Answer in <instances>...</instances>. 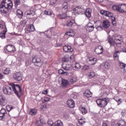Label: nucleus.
<instances>
[{
    "mask_svg": "<svg viewBox=\"0 0 126 126\" xmlns=\"http://www.w3.org/2000/svg\"><path fill=\"white\" fill-rule=\"evenodd\" d=\"M11 87L9 86H5L3 87L2 90L4 94H6V95H11L12 92H14L17 97L20 98V95H19L18 91H17L18 89L21 94L22 93V89L20 85L11 84Z\"/></svg>",
    "mask_w": 126,
    "mask_h": 126,
    "instance_id": "1",
    "label": "nucleus"
},
{
    "mask_svg": "<svg viewBox=\"0 0 126 126\" xmlns=\"http://www.w3.org/2000/svg\"><path fill=\"white\" fill-rule=\"evenodd\" d=\"M8 0H3L1 2L0 5V11L1 13H3L4 14H6V13H8L10 9L12 8V6H13V3L11 1L10 2L7 3L6 1Z\"/></svg>",
    "mask_w": 126,
    "mask_h": 126,
    "instance_id": "2",
    "label": "nucleus"
},
{
    "mask_svg": "<svg viewBox=\"0 0 126 126\" xmlns=\"http://www.w3.org/2000/svg\"><path fill=\"white\" fill-rule=\"evenodd\" d=\"M104 95L105 94H101L100 96L102 98H98L96 101L97 106L100 108L106 107V105H108V102H109V99L104 97Z\"/></svg>",
    "mask_w": 126,
    "mask_h": 126,
    "instance_id": "3",
    "label": "nucleus"
},
{
    "mask_svg": "<svg viewBox=\"0 0 126 126\" xmlns=\"http://www.w3.org/2000/svg\"><path fill=\"white\" fill-rule=\"evenodd\" d=\"M112 8L113 10H116L120 12H126V4L125 3L113 5Z\"/></svg>",
    "mask_w": 126,
    "mask_h": 126,
    "instance_id": "4",
    "label": "nucleus"
},
{
    "mask_svg": "<svg viewBox=\"0 0 126 126\" xmlns=\"http://www.w3.org/2000/svg\"><path fill=\"white\" fill-rule=\"evenodd\" d=\"M114 38H115V42H116V44L117 45H121V44H122L123 42V37H122V35L116 34H115L113 36Z\"/></svg>",
    "mask_w": 126,
    "mask_h": 126,
    "instance_id": "5",
    "label": "nucleus"
},
{
    "mask_svg": "<svg viewBox=\"0 0 126 126\" xmlns=\"http://www.w3.org/2000/svg\"><path fill=\"white\" fill-rule=\"evenodd\" d=\"M32 63H34L35 66H40V63H41V58L40 57H35L32 58Z\"/></svg>",
    "mask_w": 126,
    "mask_h": 126,
    "instance_id": "6",
    "label": "nucleus"
},
{
    "mask_svg": "<svg viewBox=\"0 0 126 126\" xmlns=\"http://www.w3.org/2000/svg\"><path fill=\"white\" fill-rule=\"evenodd\" d=\"M7 104V100L3 95H0V106L4 107Z\"/></svg>",
    "mask_w": 126,
    "mask_h": 126,
    "instance_id": "7",
    "label": "nucleus"
},
{
    "mask_svg": "<svg viewBox=\"0 0 126 126\" xmlns=\"http://www.w3.org/2000/svg\"><path fill=\"white\" fill-rule=\"evenodd\" d=\"M87 62L88 64L90 65H93L97 63V59L95 58L90 57L88 58Z\"/></svg>",
    "mask_w": 126,
    "mask_h": 126,
    "instance_id": "8",
    "label": "nucleus"
},
{
    "mask_svg": "<svg viewBox=\"0 0 126 126\" xmlns=\"http://www.w3.org/2000/svg\"><path fill=\"white\" fill-rule=\"evenodd\" d=\"M26 33H29V32H33L35 31V27L33 25H27L26 26Z\"/></svg>",
    "mask_w": 126,
    "mask_h": 126,
    "instance_id": "9",
    "label": "nucleus"
},
{
    "mask_svg": "<svg viewBox=\"0 0 126 126\" xmlns=\"http://www.w3.org/2000/svg\"><path fill=\"white\" fill-rule=\"evenodd\" d=\"M94 28H95L94 25L90 22H89L86 26V30L88 32H92V31L94 30Z\"/></svg>",
    "mask_w": 126,
    "mask_h": 126,
    "instance_id": "10",
    "label": "nucleus"
},
{
    "mask_svg": "<svg viewBox=\"0 0 126 126\" xmlns=\"http://www.w3.org/2000/svg\"><path fill=\"white\" fill-rule=\"evenodd\" d=\"M13 78L16 80V81H21L22 80V77H21V74L19 72H16L13 74Z\"/></svg>",
    "mask_w": 126,
    "mask_h": 126,
    "instance_id": "11",
    "label": "nucleus"
},
{
    "mask_svg": "<svg viewBox=\"0 0 126 126\" xmlns=\"http://www.w3.org/2000/svg\"><path fill=\"white\" fill-rule=\"evenodd\" d=\"M61 86L63 88H67L69 86V82L65 79H62Z\"/></svg>",
    "mask_w": 126,
    "mask_h": 126,
    "instance_id": "12",
    "label": "nucleus"
},
{
    "mask_svg": "<svg viewBox=\"0 0 126 126\" xmlns=\"http://www.w3.org/2000/svg\"><path fill=\"white\" fill-rule=\"evenodd\" d=\"M67 17V19H68V20L66 22V26L69 28L72 27V25L74 24V21L71 19L70 16Z\"/></svg>",
    "mask_w": 126,
    "mask_h": 126,
    "instance_id": "13",
    "label": "nucleus"
},
{
    "mask_svg": "<svg viewBox=\"0 0 126 126\" xmlns=\"http://www.w3.org/2000/svg\"><path fill=\"white\" fill-rule=\"evenodd\" d=\"M94 52L97 55H101V54H103V52H104V48L103 46L99 45L95 49Z\"/></svg>",
    "mask_w": 126,
    "mask_h": 126,
    "instance_id": "14",
    "label": "nucleus"
},
{
    "mask_svg": "<svg viewBox=\"0 0 126 126\" xmlns=\"http://www.w3.org/2000/svg\"><path fill=\"white\" fill-rule=\"evenodd\" d=\"M107 40L111 47L114 46L117 44V43H116V41L114 40L113 37H111V35H108Z\"/></svg>",
    "mask_w": 126,
    "mask_h": 126,
    "instance_id": "15",
    "label": "nucleus"
},
{
    "mask_svg": "<svg viewBox=\"0 0 126 126\" xmlns=\"http://www.w3.org/2000/svg\"><path fill=\"white\" fill-rule=\"evenodd\" d=\"M67 105L69 108H74L75 107V103L72 99H68L67 101Z\"/></svg>",
    "mask_w": 126,
    "mask_h": 126,
    "instance_id": "16",
    "label": "nucleus"
},
{
    "mask_svg": "<svg viewBox=\"0 0 126 126\" xmlns=\"http://www.w3.org/2000/svg\"><path fill=\"white\" fill-rule=\"evenodd\" d=\"M57 17L59 18V19H64L65 18H67L68 16L66 15V14L63 13H61L60 11L57 12Z\"/></svg>",
    "mask_w": 126,
    "mask_h": 126,
    "instance_id": "17",
    "label": "nucleus"
},
{
    "mask_svg": "<svg viewBox=\"0 0 126 126\" xmlns=\"http://www.w3.org/2000/svg\"><path fill=\"white\" fill-rule=\"evenodd\" d=\"M63 50L65 53H70L73 51L71 46L68 45H65L63 47Z\"/></svg>",
    "mask_w": 126,
    "mask_h": 126,
    "instance_id": "18",
    "label": "nucleus"
},
{
    "mask_svg": "<svg viewBox=\"0 0 126 126\" xmlns=\"http://www.w3.org/2000/svg\"><path fill=\"white\" fill-rule=\"evenodd\" d=\"M6 51H7V52L12 53L14 52V50H15V47H14V46L11 44H9L6 46Z\"/></svg>",
    "mask_w": 126,
    "mask_h": 126,
    "instance_id": "19",
    "label": "nucleus"
},
{
    "mask_svg": "<svg viewBox=\"0 0 126 126\" xmlns=\"http://www.w3.org/2000/svg\"><path fill=\"white\" fill-rule=\"evenodd\" d=\"M84 13L86 17L88 18H90V17L92 16L91 14L92 13V10L89 8H88L85 11Z\"/></svg>",
    "mask_w": 126,
    "mask_h": 126,
    "instance_id": "20",
    "label": "nucleus"
},
{
    "mask_svg": "<svg viewBox=\"0 0 126 126\" xmlns=\"http://www.w3.org/2000/svg\"><path fill=\"white\" fill-rule=\"evenodd\" d=\"M63 7L62 8V11L63 13H65L66 14V12H67L68 10V6H67V2H64L63 3Z\"/></svg>",
    "mask_w": 126,
    "mask_h": 126,
    "instance_id": "21",
    "label": "nucleus"
},
{
    "mask_svg": "<svg viewBox=\"0 0 126 126\" xmlns=\"http://www.w3.org/2000/svg\"><path fill=\"white\" fill-rule=\"evenodd\" d=\"M100 13L102 15H105V16H108V17H110L112 15V13L106 10H101Z\"/></svg>",
    "mask_w": 126,
    "mask_h": 126,
    "instance_id": "22",
    "label": "nucleus"
},
{
    "mask_svg": "<svg viewBox=\"0 0 126 126\" xmlns=\"http://www.w3.org/2000/svg\"><path fill=\"white\" fill-rule=\"evenodd\" d=\"M83 95L85 97L89 98L90 97H92V93H91L90 91L87 90L84 93Z\"/></svg>",
    "mask_w": 126,
    "mask_h": 126,
    "instance_id": "23",
    "label": "nucleus"
},
{
    "mask_svg": "<svg viewBox=\"0 0 126 126\" xmlns=\"http://www.w3.org/2000/svg\"><path fill=\"white\" fill-rule=\"evenodd\" d=\"M65 35H67V36H70V37H73V36L75 35V33L74 32V31H73V30H70L65 32Z\"/></svg>",
    "mask_w": 126,
    "mask_h": 126,
    "instance_id": "24",
    "label": "nucleus"
},
{
    "mask_svg": "<svg viewBox=\"0 0 126 126\" xmlns=\"http://www.w3.org/2000/svg\"><path fill=\"white\" fill-rule=\"evenodd\" d=\"M110 21L108 20H105L103 21L102 26L104 28H109L110 27Z\"/></svg>",
    "mask_w": 126,
    "mask_h": 126,
    "instance_id": "25",
    "label": "nucleus"
},
{
    "mask_svg": "<svg viewBox=\"0 0 126 126\" xmlns=\"http://www.w3.org/2000/svg\"><path fill=\"white\" fill-rule=\"evenodd\" d=\"M7 32V30L6 29V28H4V29L3 30V32L0 33V38H1V39H5V34H6Z\"/></svg>",
    "mask_w": 126,
    "mask_h": 126,
    "instance_id": "26",
    "label": "nucleus"
},
{
    "mask_svg": "<svg viewBox=\"0 0 126 126\" xmlns=\"http://www.w3.org/2000/svg\"><path fill=\"white\" fill-rule=\"evenodd\" d=\"M63 68L64 70L69 71L70 70L71 66L69 64H65V63H62Z\"/></svg>",
    "mask_w": 126,
    "mask_h": 126,
    "instance_id": "27",
    "label": "nucleus"
},
{
    "mask_svg": "<svg viewBox=\"0 0 126 126\" xmlns=\"http://www.w3.org/2000/svg\"><path fill=\"white\" fill-rule=\"evenodd\" d=\"M80 68H81V65H80L79 63H76L73 65V69H74V70H78V69H80Z\"/></svg>",
    "mask_w": 126,
    "mask_h": 126,
    "instance_id": "28",
    "label": "nucleus"
},
{
    "mask_svg": "<svg viewBox=\"0 0 126 126\" xmlns=\"http://www.w3.org/2000/svg\"><path fill=\"white\" fill-rule=\"evenodd\" d=\"M53 126H63V124L61 120H58L55 122Z\"/></svg>",
    "mask_w": 126,
    "mask_h": 126,
    "instance_id": "29",
    "label": "nucleus"
},
{
    "mask_svg": "<svg viewBox=\"0 0 126 126\" xmlns=\"http://www.w3.org/2000/svg\"><path fill=\"white\" fill-rule=\"evenodd\" d=\"M120 53V52L119 51H116L114 54H113V59L115 61H119V55L118 54Z\"/></svg>",
    "mask_w": 126,
    "mask_h": 126,
    "instance_id": "30",
    "label": "nucleus"
},
{
    "mask_svg": "<svg viewBox=\"0 0 126 126\" xmlns=\"http://www.w3.org/2000/svg\"><path fill=\"white\" fill-rule=\"evenodd\" d=\"M17 16L19 18H22L23 16V12L20 9H18L17 11Z\"/></svg>",
    "mask_w": 126,
    "mask_h": 126,
    "instance_id": "31",
    "label": "nucleus"
},
{
    "mask_svg": "<svg viewBox=\"0 0 126 126\" xmlns=\"http://www.w3.org/2000/svg\"><path fill=\"white\" fill-rule=\"evenodd\" d=\"M117 126H126V123L124 120H120L118 123L116 124Z\"/></svg>",
    "mask_w": 126,
    "mask_h": 126,
    "instance_id": "32",
    "label": "nucleus"
},
{
    "mask_svg": "<svg viewBox=\"0 0 126 126\" xmlns=\"http://www.w3.org/2000/svg\"><path fill=\"white\" fill-rule=\"evenodd\" d=\"M59 74H62V75H67L68 74V72L66 71H64L62 69H60L58 71Z\"/></svg>",
    "mask_w": 126,
    "mask_h": 126,
    "instance_id": "33",
    "label": "nucleus"
},
{
    "mask_svg": "<svg viewBox=\"0 0 126 126\" xmlns=\"http://www.w3.org/2000/svg\"><path fill=\"white\" fill-rule=\"evenodd\" d=\"M79 124L82 126V125H84L85 123H86V121L85 120V118L84 117H81L80 119H78Z\"/></svg>",
    "mask_w": 126,
    "mask_h": 126,
    "instance_id": "34",
    "label": "nucleus"
},
{
    "mask_svg": "<svg viewBox=\"0 0 126 126\" xmlns=\"http://www.w3.org/2000/svg\"><path fill=\"white\" fill-rule=\"evenodd\" d=\"M80 111L82 115H86V114H87V110H86L85 107H80Z\"/></svg>",
    "mask_w": 126,
    "mask_h": 126,
    "instance_id": "35",
    "label": "nucleus"
},
{
    "mask_svg": "<svg viewBox=\"0 0 126 126\" xmlns=\"http://www.w3.org/2000/svg\"><path fill=\"white\" fill-rule=\"evenodd\" d=\"M104 66L106 69H110L111 67V65L108 62H105L104 64Z\"/></svg>",
    "mask_w": 126,
    "mask_h": 126,
    "instance_id": "36",
    "label": "nucleus"
},
{
    "mask_svg": "<svg viewBox=\"0 0 126 126\" xmlns=\"http://www.w3.org/2000/svg\"><path fill=\"white\" fill-rule=\"evenodd\" d=\"M96 76V73L94 71L91 72L89 74V78H93V77H95Z\"/></svg>",
    "mask_w": 126,
    "mask_h": 126,
    "instance_id": "37",
    "label": "nucleus"
},
{
    "mask_svg": "<svg viewBox=\"0 0 126 126\" xmlns=\"http://www.w3.org/2000/svg\"><path fill=\"white\" fill-rule=\"evenodd\" d=\"M36 113H37V111H36L35 109H32L29 112V114L31 116H34V115H36Z\"/></svg>",
    "mask_w": 126,
    "mask_h": 126,
    "instance_id": "38",
    "label": "nucleus"
},
{
    "mask_svg": "<svg viewBox=\"0 0 126 126\" xmlns=\"http://www.w3.org/2000/svg\"><path fill=\"white\" fill-rule=\"evenodd\" d=\"M110 17H111V21L113 25H114V26H116L117 25V23L116 22V18L112 16Z\"/></svg>",
    "mask_w": 126,
    "mask_h": 126,
    "instance_id": "39",
    "label": "nucleus"
},
{
    "mask_svg": "<svg viewBox=\"0 0 126 126\" xmlns=\"http://www.w3.org/2000/svg\"><path fill=\"white\" fill-rule=\"evenodd\" d=\"M5 25V23L3 21L1 20L0 21V29H4L5 28H3L4 26Z\"/></svg>",
    "mask_w": 126,
    "mask_h": 126,
    "instance_id": "40",
    "label": "nucleus"
},
{
    "mask_svg": "<svg viewBox=\"0 0 126 126\" xmlns=\"http://www.w3.org/2000/svg\"><path fill=\"white\" fill-rule=\"evenodd\" d=\"M69 61V59L66 57H64L62 59L63 63H65Z\"/></svg>",
    "mask_w": 126,
    "mask_h": 126,
    "instance_id": "41",
    "label": "nucleus"
},
{
    "mask_svg": "<svg viewBox=\"0 0 126 126\" xmlns=\"http://www.w3.org/2000/svg\"><path fill=\"white\" fill-rule=\"evenodd\" d=\"M90 68V66L88 65H85L82 68V70L83 71H85L86 70H88Z\"/></svg>",
    "mask_w": 126,
    "mask_h": 126,
    "instance_id": "42",
    "label": "nucleus"
},
{
    "mask_svg": "<svg viewBox=\"0 0 126 126\" xmlns=\"http://www.w3.org/2000/svg\"><path fill=\"white\" fill-rule=\"evenodd\" d=\"M27 23V21H26V20H22L20 22V24L22 27H25V25H26Z\"/></svg>",
    "mask_w": 126,
    "mask_h": 126,
    "instance_id": "43",
    "label": "nucleus"
},
{
    "mask_svg": "<svg viewBox=\"0 0 126 126\" xmlns=\"http://www.w3.org/2000/svg\"><path fill=\"white\" fill-rule=\"evenodd\" d=\"M33 10H28L27 11L26 13V15H27V16H28V15H31L32 16H33Z\"/></svg>",
    "mask_w": 126,
    "mask_h": 126,
    "instance_id": "44",
    "label": "nucleus"
},
{
    "mask_svg": "<svg viewBox=\"0 0 126 126\" xmlns=\"http://www.w3.org/2000/svg\"><path fill=\"white\" fill-rule=\"evenodd\" d=\"M6 109L8 112H10L12 109H13V106L11 105H8L6 107Z\"/></svg>",
    "mask_w": 126,
    "mask_h": 126,
    "instance_id": "45",
    "label": "nucleus"
},
{
    "mask_svg": "<svg viewBox=\"0 0 126 126\" xmlns=\"http://www.w3.org/2000/svg\"><path fill=\"white\" fill-rule=\"evenodd\" d=\"M4 74H8L10 72V70L8 68H6L3 71Z\"/></svg>",
    "mask_w": 126,
    "mask_h": 126,
    "instance_id": "46",
    "label": "nucleus"
},
{
    "mask_svg": "<svg viewBox=\"0 0 126 126\" xmlns=\"http://www.w3.org/2000/svg\"><path fill=\"white\" fill-rule=\"evenodd\" d=\"M44 14H45V15H52V14H53V12L51 11L46 10L44 12Z\"/></svg>",
    "mask_w": 126,
    "mask_h": 126,
    "instance_id": "47",
    "label": "nucleus"
},
{
    "mask_svg": "<svg viewBox=\"0 0 126 126\" xmlns=\"http://www.w3.org/2000/svg\"><path fill=\"white\" fill-rule=\"evenodd\" d=\"M95 28L97 30V31H101V30H103V27L100 26H95Z\"/></svg>",
    "mask_w": 126,
    "mask_h": 126,
    "instance_id": "48",
    "label": "nucleus"
},
{
    "mask_svg": "<svg viewBox=\"0 0 126 126\" xmlns=\"http://www.w3.org/2000/svg\"><path fill=\"white\" fill-rule=\"evenodd\" d=\"M15 6H18L19 4H20V0H14Z\"/></svg>",
    "mask_w": 126,
    "mask_h": 126,
    "instance_id": "49",
    "label": "nucleus"
},
{
    "mask_svg": "<svg viewBox=\"0 0 126 126\" xmlns=\"http://www.w3.org/2000/svg\"><path fill=\"white\" fill-rule=\"evenodd\" d=\"M0 113L1 114H3V115H5V114H6V110L4 109V108H2L0 110Z\"/></svg>",
    "mask_w": 126,
    "mask_h": 126,
    "instance_id": "50",
    "label": "nucleus"
},
{
    "mask_svg": "<svg viewBox=\"0 0 126 126\" xmlns=\"http://www.w3.org/2000/svg\"><path fill=\"white\" fill-rule=\"evenodd\" d=\"M101 24H102V22H101L100 21H96L95 22V26H101Z\"/></svg>",
    "mask_w": 126,
    "mask_h": 126,
    "instance_id": "51",
    "label": "nucleus"
},
{
    "mask_svg": "<svg viewBox=\"0 0 126 126\" xmlns=\"http://www.w3.org/2000/svg\"><path fill=\"white\" fill-rule=\"evenodd\" d=\"M120 68H125V67H126V64L123 63H120Z\"/></svg>",
    "mask_w": 126,
    "mask_h": 126,
    "instance_id": "52",
    "label": "nucleus"
},
{
    "mask_svg": "<svg viewBox=\"0 0 126 126\" xmlns=\"http://www.w3.org/2000/svg\"><path fill=\"white\" fill-rule=\"evenodd\" d=\"M54 124L55 123H54L52 120H49L48 121V125H49V126H53Z\"/></svg>",
    "mask_w": 126,
    "mask_h": 126,
    "instance_id": "53",
    "label": "nucleus"
},
{
    "mask_svg": "<svg viewBox=\"0 0 126 126\" xmlns=\"http://www.w3.org/2000/svg\"><path fill=\"white\" fill-rule=\"evenodd\" d=\"M117 102L118 103V105H121V104L123 103V99H122V98H119Z\"/></svg>",
    "mask_w": 126,
    "mask_h": 126,
    "instance_id": "54",
    "label": "nucleus"
},
{
    "mask_svg": "<svg viewBox=\"0 0 126 126\" xmlns=\"http://www.w3.org/2000/svg\"><path fill=\"white\" fill-rule=\"evenodd\" d=\"M48 32H49H49H50V33L49 34H46V37H47V38H49V37L51 36V35H52V31L51 30H48L47 31Z\"/></svg>",
    "mask_w": 126,
    "mask_h": 126,
    "instance_id": "55",
    "label": "nucleus"
},
{
    "mask_svg": "<svg viewBox=\"0 0 126 126\" xmlns=\"http://www.w3.org/2000/svg\"><path fill=\"white\" fill-rule=\"evenodd\" d=\"M25 63H26V66H29V64H30V62H29V60H27L25 62Z\"/></svg>",
    "mask_w": 126,
    "mask_h": 126,
    "instance_id": "56",
    "label": "nucleus"
},
{
    "mask_svg": "<svg viewBox=\"0 0 126 126\" xmlns=\"http://www.w3.org/2000/svg\"><path fill=\"white\" fill-rule=\"evenodd\" d=\"M48 90H43L42 91V94H43L44 95H47V94H48Z\"/></svg>",
    "mask_w": 126,
    "mask_h": 126,
    "instance_id": "57",
    "label": "nucleus"
},
{
    "mask_svg": "<svg viewBox=\"0 0 126 126\" xmlns=\"http://www.w3.org/2000/svg\"><path fill=\"white\" fill-rule=\"evenodd\" d=\"M80 8V7H76L73 10H74V11H75L76 13H77V11H78V10L79 9V8Z\"/></svg>",
    "mask_w": 126,
    "mask_h": 126,
    "instance_id": "58",
    "label": "nucleus"
},
{
    "mask_svg": "<svg viewBox=\"0 0 126 126\" xmlns=\"http://www.w3.org/2000/svg\"><path fill=\"white\" fill-rule=\"evenodd\" d=\"M3 117H4V115L0 112V120H2V119H3Z\"/></svg>",
    "mask_w": 126,
    "mask_h": 126,
    "instance_id": "59",
    "label": "nucleus"
},
{
    "mask_svg": "<svg viewBox=\"0 0 126 126\" xmlns=\"http://www.w3.org/2000/svg\"><path fill=\"white\" fill-rule=\"evenodd\" d=\"M81 12H82V8H81L80 7L78 10L77 11V13H81Z\"/></svg>",
    "mask_w": 126,
    "mask_h": 126,
    "instance_id": "60",
    "label": "nucleus"
},
{
    "mask_svg": "<svg viewBox=\"0 0 126 126\" xmlns=\"http://www.w3.org/2000/svg\"><path fill=\"white\" fill-rule=\"evenodd\" d=\"M50 100V98H49V97H46V98L44 99L45 102H49Z\"/></svg>",
    "mask_w": 126,
    "mask_h": 126,
    "instance_id": "61",
    "label": "nucleus"
},
{
    "mask_svg": "<svg viewBox=\"0 0 126 126\" xmlns=\"http://www.w3.org/2000/svg\"><path fill=\"white\" fill-rule=\"evenodd\" d=\"M3 78H4V76L0 73V79H3Z\"/></svg>",
    "mask_w": 126,
    "mask_h": 126,
    "instance_id": "62",
    "label": "nucleus"
},
{
    "mask_svg": "<svg viewBox=\"0 0 126 126\" xmlns=\"http://www.w3.org/2000/svg\"><path fill=\"white\" fill-rule=\"evenodd\" d=\"M56 45H57V47H62V46H63V44L57 43Z\"/></svg>",
    "mask_w": 126,
    "mask_h": 126,
    "instance_id": "63",
    "label": "nucleus"
},
{
    "mask_svg": "<svg viewBox=\"0 0 126 126\" xmlns=\"http://www.w3.org/2000/svg\"><path fill=\"white\" fill-rule=\"evenodd\" d=\"M114 100H115V101H116V102H117L119 99H120L119 98H118V97H114Z\"/></svg>",
    "mask_w": 126,
    "mask_h": 126,
    "instance_id": "64",
    "label": "nucleus"
}]
</instances>
